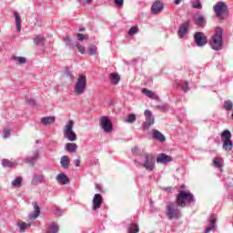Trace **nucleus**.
Listing matches in <instances>:
<instances>
[{
    "mask_svg": "<svg viewBox=\"0 0 233 233\" xmlns=\"http://www.w3.org/2000/svg\"><path fill=\"white\" fill-rule=\"evenodd\" d=\"M66 150L67 152H76V150H77V145L75 143H67L66 145Z\"/></svg>",
    "mask_w": 233,
    "mask_h": 233,
    "instance_id": "nucleus-29",
    "label": "nucleus"
},
{
    "mask_svg": "<svg viewBox=\"0 0 233 233\" xmlns=\"http://www.w3.org/2000/svg\"><path fill=\"white\" fill-rule=\"evenodd\" d=\"M214 228H216V215L212 214L210 215L209 227L206 228L205 233H210Z\"/></svg>",
    "mask_w": 233,
    "mask_h": 233,
    "instance_id": "nucleus-15",
    "label": "nucleus"
},
{
    "mask_svg": "<svg viewBox=\"0 0 233 233\" xmlns=\"http://www.w3.org/2000/svg\"><path fill=\"white\" fill-rule=\"evenodd\" d=\"M166 216L168 219H179L181 218V211L177 208V205L169 203L166 207Z\"/></svg>",
    "mask_w": 233,
    "mask_h": 233,
    "instance_id": "nucleus-4",
    "label": "nucleus"
},
{
    "mask_svg": "<svg viewBox=\"0 0 233 233\" xmlns=\"http://www.w3.org/2000/svg\"><path fill=\"white\" fill-rule=\"evenodd\" d=\"M204 22L205 18L202 15H198L196 21V25H198V26H202Z\"/></svg>",
    "mask_w": 233,
    "mask_h": 233,
    "instance_id": "nucleus-39",
    "label": "nucleus"
},
{
    "mask_svg": "<svg viewBox=\"0 0 233 233\" xmlns=\"http://www.w3.org/2000/svg\"><path fill=\"white\" fill-rule=\"evenodd\" d=\"M209 45L217 52L223 48V29L221 27L215 28V33L209 40Z\"/></svg>",
    "mask_w": 233,
    "mask_h": 233,
    "instance_id": "nucleus-1",
    "label": "nucleus"
},
{
    "mask_svg": "<svg viewBox=\"0 0 233 233\" xmlns=\"http://www.w3.org/2000/svg\"><path fill=\"white\" fill-rule=\"evenodd\" d=\"M85 3H87V5H90V3H92V0H85Z\"/></svg>",
    "mask_w": 233,
    "mask_h": 233,
    "instance_id": "nucleus-51",
    "label": "nucleus"
},
{
    "mask_svg": "<svg viewBox=\"0 0 233 233\" xmlns=\"http://www.w3.org/2000/svg\"><path fill=\"white\" fill-rule=\"evenodd\" d=\"M77 39L78 41H86L88 39V35H83L81 33L77 34Z\"/></svg>",
    "mask_w": 233,
    "mask_h": 233,
    "instance_id": "nucleus-41",
    "label": "nucleus"
},
{
    "mask_svg": "<svg viewBox=\"0 0 233 233\" xmlns=\"http://www.w3.org/2000/svg\"><path fill=\"white\" fill-rule=\"evenodd\" d=\"M74 165L76 167H79L81 165V157H79L77 159L74 160Z\"/></svg>",
    "mask_w": 233,
    "mask_h": 233,
    "instance_id": "nucleus-45",
    "label": "nucleus"
},
{
    "mask_svg": "<svg viewBox=\"0 0 233 233\" xmlns=\"http://www.w3.org/2000/svg\"><path fill=\"white\" fill-rule=\"evenodd\" d=\"M2 165L5 168H12V167H15L17 165V161L12 162V161H10L8 159H4L2 161Z\"/></svg>",
    "mask_w": 233,
    "mask_h": 233,
    "instance_id": "nucleus-26",
    "label": "nucleus"
},
{
    "mask_svg": "<svg viewBox=\"0 0 233 233\" xmlns=\"http://www.w3.org/2000/svg\"><path fill=\"white\" fill-rule=\"evenodd\" d=\"M189 22L187 21V22H184L180 27H179V30H178V37L180 39H182V37L185 35V34H187V32L188 31V26H189Z\"/></svg>",
    "mask_w": 233,
    "mask_h": 233,
    "instance_id": "nucleus-14",
    "label": "nucleus"
},
{
    "mask_svg": "<svg viewBox=\"0 0 233 233\" xmlns=\"http://www.w3.org/2000/svg\"><path fill=\"white\" fill-rule=\"evenodd\" d=\"M137 32H139V28H137V25H135L128 30L127 34L128 35H136Z\"/></svg>",
    "mask_w": 233,
    "mask_h": 233,
    "instance_id": "nucleus-36",
    "label": "nucleus"
},
{
    "mask_svg": "<svg viewBox=\"0 0 233 233\" xmlns=\"http://www.w3.org/2000/svg\"><path fill=\"white\" fill-rule=\"evenodd\" d=\"M79 32H85V27H80Z\"/></svg>",
    "mask_w": 233,
    "mask_h": 233,
    "instance_id": "nucleus-52",
    "label": "nucleus"
},
{
    "mask_svg": "<svg viewBox=\"0 0 233 233\" xmlns=\"http://www.w3.org/2000/svg\"><path fill=\"white\" fill-rule=\"evenodd\" d=\"M37 157H39L38 154H36L34 157L31 158V160L29 161V165H34L35 161H37Z\"/></svg>",
    "mask_w": 233,
    "mask_h": 233,
    "instance_id": "nucleus-44",
    "label": "nucleus"
},
{
    "mask_svg": "<svg viewBox=\"0 0 233 233\" xmlns=\"http://www.w3.org/2000/svg\"><path fill=\"white\" fill-rule=\"evenodd\" d=\"M60 163L61 166L66 169L68 168V167H70V158L68 157V156H63L61 157Z\"/></svg>",
    "mask_w": 233,
    "mask_h": 233,
    "instance_id": "nucleus-24",
    "label": "nucleus"
},
{
    "mask_svg": "<svg viewBox=\"0 0 233 233\" xmlns=\"http://www.w3.org/2000/svg\"><path fill=\"white\" fill-rule=\"evenodd\" d=\"M224 108L225 110H230L231 108H233V103L230 100L225 101L224 102Z\"/></svg>",
    "mask_w": 233,
    "mask_h": 233,
    "instance_id": "nucleus-38",
    "label": "nucleus"
},
{
    "mask_svg": "<svg viewBox=\"0 0 233 233\" xmlns=\"http://www.w3.org/2000/svg\"><path fill=\"white\" fill-rule=\"evenodd\" d=\"M86 90V76L81 74L78 76L76 85L74 86V92L76 96L85 94Z\"/></svg>",
    "mask_w": 233,
    "mask_h": 233,
    "instance_id": "nucleus-3",
    "label": "nucleus"
},
{
    "mask_svg": "<svg viewBox=\"0 0 233 233\" xmlns=\"http://www.w3.org/2000/svg\"><path fill=\"white\" fill-rule=\"evenodd\" d=\"M44 177L42 175H35L31 181V185H39V183H43Z\"/></svg>",
    "mask_w": 233,
    "mask_h": 233,
    "instance_id": "nucleus-27",
    "label": "nucleus"
},
{
    "mask_svg": "<svg viewBox=\"0 0 233 233\" xmlns=\"http://www.w3.org/2000/svg\"><path fill=\"white\" fill-rule=\"evenodd\" d=\"M17 226L20 228V232H25L26 230V228H30V227H32V225L30 223H26L22 220L18 221Z\"/></svg>",
    "mask_w": 233,
    "mask_h": 233,
    "instance_id": "nucleus-23",
    "label": "nucleus"
},
{
    "mask_svg": "<svg viewBox=\"0 0 233 233\" xmlns=\"http://www.w3.org/2000/svg\"><path fill=\"white\" fill-rule=\"evenodd\" d=\"M13 59H15V61H17L18 63H20V65L26 63V58L22 57V56H15V57H13Z\"/></svg>",
    "mask_w": 233,
    "mask_h": 233,
    "instance_id": "nucleus-40",
    "label": "nucleus"
},
{
    "mask_svg": "<svg viewBox=\"0 0 233 233\" xmlns=\"http://www.w3.org/2000/svg\"><path fill=\"white\" fill-rule=\"evenodd\" d=\"M117 82L119 83V76H117Z\"/></svg>",
    "mask_w": 233,
    "mask_h": 233,
    "instance_id": "nucleus-54",
    "label": "nucleus"
},
{
    "mask_svg": "<svg viewBox=\"0 0 233 233\" xmlns=\"http://www.w3.org/2000/svg\"><path fill=\"white\" fill-rule=\"evenodd\" d=\"M192 6L197 10H201V8H203V5H201V1L199 0H193Z\"/></svg>",
    "mask_w": 233,
    "mask_h": 233,
    "instance_id": "nucleus-35",
    "label": "nucleus"
},
{
    "mask_svg": "<svg viewBox=\"0 0 233 233\" xmlns=\"http://www.w3.org/2000/svg\"><path fill=\"white\" fill-rule=\"evenodd\" d=\"M101 205H103V196L101 194H95L93 198V210L101 208Z\"/></svg>",
    "mask_w": 233,
    "mask_h": 233,
    "instance_id": "nucleus-12",
    "label": "nucleus"
},
{
    "mask_svg": "<svg viewBox=\"0 0 233 233\" xmlns=\"http://www.w3.org/2000/svg\"><path fill=\"white\" fill-rule=\"evenodd\" d=\"M88 56H96L97 55V47L94 45H90L87 47Z\"/></svg>",
    "mask_w": 233,
    "mask_h": 233,
    "instance_id": "nucleus-28",
    "label": "nucleus"
},
{
    "mask_svg": "<svg viewBox=\"0 0 233 233\" xmlns=\"http://www.w3.org/2000/svg\"><path fill=\"white\" fill-rule=\"evenodd\" d=\"M221 139L223 142L222 148L226 150V152H230L233 148L232 133L228 130H224L221 134Z\"/></svg>",
    "mask_w": 233,
    "mask_h": 233,
    "instance_id": "nucleus-6",
    "label": "nucleus"
},
{
    "mask_svg": "<svg viewBox=\"0 0 233 233\" xmlns=\"http://www.w3.org/2000/svg\"><path fill=\"white\" fill-rule=\"evenodd\" d=\"M157 163H170L172 161V157L167 155V154H160L157 157Z\"/></svg>",
    "mask_w": 233,
    "mask_h": 233,
    "instance_id": "nucleus-17",
    "label": "nucleus"
},
{
    "mask_svg": "<svg viewBox=\"0 0 233 233\" xmlns=\"http://www.w3.org/2000/svg\"><path fill=\"white\" fill-rule=\"evenodd\" d=\"M164 192H172V187H163Z\"/></svg>",
    "mask_w": 233,
    "mask_h": 233,
    "instance_id": "nucleus-49",
    "label": "nucleus"
},
{
    "mask_svg": "<svg viewBox=\"0 0 233 233\" xmlns=\"http://www.w3.org/2000/svg\"><path fill=\"white\" fill-rule=\"evenodd\" d=\"M109 78L111 85H117V73H111Z\"/></svg>",
    "mask_w": 233,
    "mask_h": 233,
    "instance_id": "nucleus-34",
    "label": "nucleus"
},
{
    "mask_svg": "<svg viewBox=\"0 0 233 233\" xmlns=\"http://www.w3.org/2000/svg\"><path fill=\"white\" fill-rule=\"evenodd\" d=\"M76 48L80 54H86V50L85 49V46H81L80 44H76Z\"/></svg>",
    "mask_w": 233,
    "mask_h": 233,
    "instance_id": "nucleus-42",
    "label": "nucleus"
},
{
    "mask_svg": "<svg viewBox=\"0 0 233 233\" xmlns=\"http://www.w3.org/2000/svg\"><path fill=\"white\" fill-rule=\"evenodd\" d=\"M64 137L68 141H77V135L74 132V120H69L64 127Z\"/></svg>",
    "mask_w": 233,
    "mask_h": 233,
    "instance_id": "nucleus-5",
    "label": "nucleus"
},
{
    "mask_svg": "<svg viewBox=\"0 0 233 233\" xmlns=\"http://www.w3.org/2000/svg\"><path fill=\"white\" fill-rule=\"evenodd\" d=\"M194 201V195L190 192L186 191H179V193L177 195V200L176 203L177 207H181L182 208H185L188 203H192Z\"/></svg>",
    "mask_w": 233,
    "mask_h": 233,
    "instance_id": "nucleus-2",
    "label": "nucleus"
},
{
    "mask_svg": "<svg viewBox=\"0 0 233 233\" xmlns=\"http://www.w3.org/2000/svg\"><path fill=\"white\" fill-rule=\"evenodd\" d=\"M64 41H65V43H66V45H70V36H66L64 38Z\"/></svg>",
    "mask_w": 233,
    "mask_h": 233,
    "instance_id": "nucleus-48",
    "label": "nucleus"
},
{
    "mask_svg": "<svg viewBox=\"0 0 233 233\" xmlns=\"http://www.w3.org/2000/svg\"><path fill=\"white\" fill-rule=\"evenodd\" d=\"M176 5H181V1L183 0H173Z\"/></svg>",
    "mask_w": 233,
    "mask_h": 233,
    "instance_id": "nucleus-50",
    "label": "nucleus"
},
{
    "mask_svg": "<svg viewBox=\"0 0 233 233\" xmlns=\"http://www.w3.org/2000/svg\"><path fill=\"white\" fill-rule=\"evenodd\" d=\"M59 232V226L56 223H51L49 228L47 229V233H57Z\"/></svg>",
    "mask_w": 233,
    "mask_h": 233,
    "instance_id": "nucleus-30",
    "label": "nucleus"
},
{
    "mask_svg": "<svg viewBox=\"0 0 233 233\" xmlns=\"http://www.w3.org/2000/svg\"><path fill=\"white\" fill-rule=\"evenodd\" d=\"M14 15H15V21L16 24V30L17 32H21V16L17 12H15Z\"/></svg>",
    "mask_w": 233,
    "mask_h": 233,
    "instance_id": "nucleus-25",
    "label": "nucleus"
},
{
    "mask_svg": "<svg viewBox=\"0 0 233 233\" xmlns=\"http://www.w3.org/2000/svg\"><path fill=\"white\" fill-rule=\"evenodd\" d=\"M41 123H43L45 126L46 125H52L56 123V116H45L41 118Z\"/></svg>",
    "mask_w": 233,
    "mask_h": 233,
    "instance_id": "nucleus-21",
    "label": "nucleus"
},
{
    "mask_svg": "<svg viewBox=\"0 0 233 233\" xmlns=\"http://www.w3.org/2000/svg\"><path fill=\"white\" fill-rule=\"evenodd\" d=\"M183 92H188V82H185V86H182Z\"/></svg>",
    "mask_w": 233,
    "mask_h": 233,
    "instance_id": "nucleus-46",
    "label": "nucleus"
},
{
    "mask_svg": "<svg viewBox=\"0 0 233 233\" xmlns=\"http://www.w3.org/2000/svg\"><path fill=\"white\" fill-rule=\"evenodd\" d=\"M10 128H5L4 129V137L6 139L8 137H10Z\"/></svg>",
    "mask_w": 233,
    "mask_h": 233,
    "instance_id": "nucleus-43",
    "label": "nucleus"
},
{
    "mask_svg": "<svg viewBox=\"0 0 233 233\" xmlns=\"http://www.w3.org/2000/svg\"><path fill=\"white\" fill-rule=\"evenodd\" d=\"M144 116L146 118V121L144 123V127L150 128V127H152V125H154V123L156 121L154 118V116L152 115V111L146 109L144 111Z\"/></svg>",
    "mask_w": 233,
    "mask_h": 233,
    "instance_id": "nucleus-10",
    "label": "nucleus"
},
{
    "mask_svg": "<svg viewBox=\"0 0 233 233\" xmlns=\"http://www.w3.org/2000/svg\"><path fill=\"white\" fill-rule=\"evenodd\" d=\"M126 123H136V114H130L127 116V119H126Z\"/></svg>",
    "mask_w": 233,
    "mask_h": 233,
    "instance_id": "nucleus-37",
    "label": "nucleus"
},
{
    "mask_svg": "<svg viewBox=\"0 0 233 233\" xmlns=\"http://www.w3.org/2000/svg\"><path fill=\"white\" fill-rule=\"evenodd\" d=\"M99 123L101 128L106 132V134H110L114 131V127L112 126V121H110V118L107 116H101L99 118Z\"/></svg>",
    "mask_w": 233,
    "mask_h": 233,
    "instance_id": "nucleus-8",
    "label": "nucleus"
},
{
    "mask_svg": "<svg viewBox=\"0 0 233 233\" xmlns=\"http://www.w3.org/2000/svg\"><path fill=\"white\" fill-rule=\"evenodd\" d=\"M163 11V3L161 1H156L151 6L152 14H159Z\"/></svg>",
    "mask_w": 233,
    "mask_h": 233,
    "instance_id": "nucleus-13",
    "label": "nucleus"
},
{
    "mask_svg": "<svg viewBox=\"0 0 233 233\" xmlns=\"http://www.w3.org/2000/svg\"><path fill=\"white\" fill-rule=\"evenodd\" d=\"M115 4L117 5V0H114Z\"/></svg>",
    "mask_w": 233,
    "mask_h": 233,
    "instance_id": "nucleus-53",
    "label": "nucleus"
},
{
    "mask_svg": "<svg viewBox=\"0 0 233 233\" xmlns=\"http://www.w3.org/2000/svg\"><path fill=\"white\" fill-rule=\"evenodd\" d=\"M142 94H145L149 99H159V96H157L154 91L147 88H143Z\"/></svg>",
    "mask_w": 233,
    "mask_h": 233,
    "instance_id": "nucleus-18",
    "label": "nucleus"
},
{
    "mask_svg": "<svg viewBox=\"0 0 233 233\" xmlns=\"http://www.w3.org/2000/svg\"><path fill=\"white\" fill-rule=\"evenodd\" d=\"M139 232V226L137 224H131L128 228V233H137Z\"/></svg>",
    "mask_w": 233,
    "mask_h": 233,
    "instance_id": "nucleus-32",
    "label": "nucleus"
},
{
    "mask_svg": "<svg viewBox=\"0 0 233 233\" xmlns=\"http://www.w3.org/2000/svg\"><path fill=\"white\" fill-rule=\"evenodd\" d=\"M213 10L218 19H225V17L228 15V8L223 2H218L217 5L213 6Z\"/></svg>",
    "mask_w": 233,
    "mask_h": 233,
    "instance_id": "nucleus-7",
    "label": "nucleus"
},
{
    "mask_svg": "<svg viewBox=\"0 0 233 233\" xmlns=\"http://www.w3.org/2000/svg\"><path fill=\"white\" fill-rule=\"evenodd\" d=\"M144 168L146 170H150L156 167V158L152 155L146 156V162L143 164Z\"/></svg>",
    "mask_w": 233,
    "mask_h": 233,
    "instance_id": "nucleus-11",
    "label": "nucleus"
},
{
    "mask_svg": "<svg viewBox=\"0 0 233 233\" xmlns=\"http://www.w3.org/2000/svg\"><path fill=\"white\" fill-rule=\"evenodd\" d=\"M35 45H43L45 43V37L42 35H36L34 38Z\"/></svg>",
    "mask_w": 233,
    "mask_h": 233,
    "instance_id": "nucleus-33",
    "label": "nucleus"
},
{
    "mask_svg": "<svg viewBox=\"0 0 233 233\" xmlns=\"http://www.w3.org/2000/svg\"><path fill=\"white\" fill-rule=\"evenodd\" d=\"M153 137L161 143L165 142L166 140L165 136L161 134V132L157 131V129L153 130Z\"/></svg>",
    "mask_w": 233,
    "mask_h": 233,
    "instance_id": "nucleus-20",
    "label": "nucleus"
},
{
    "mask_svg": "<svg viewBox=\"0 0 233 233\" xmlns=\"http://www.w3.org/2000/svg\"><path fill=\"white\" fill-rule=\"evenodd\" d=\"M125 0H117V7L118 8H121L122 6H123V2H124Z\"/></svg>",
    "mask_w": 233,
    "mask_h": 233,
    "instance_id": "nucleus-47",
    "label": "nucleus"
},
{
    "mask_svg": "<svg viewBox=\"0 0 233 233\" xmlns=\"http://www.w3.org/2000/svg\"><path fill=\"white\" fill-rule=\"evenodd\" d=\"M12 187L15 188H21L23 187V177H18L11 182Z\"/></svg>",
    "mask_w": 233,
    "mask_h": 233,
    "instance_id": "nucleus-22",
    "label": "nucleus"
},
{
    "mask_svg": "<svg viewBox=\"0 0 233 233\" xmlns=\"http://www.w3.org/2000/svg\"><path fill=\"white\" fill-rule=\"evenodd\" d=\"M56 180L58 183H60V185H68V183H70V178H68V177L63 173H60L56 177Z\"/></svg>",
    "mask_w": 233,
    "mask_h": 233,
    "instance_id": "nucleus-16",
    "label": "nucleus"
},
{
    "mask_svg": "<svg viewBox=\"0 0 233 233\" xmlns=\"http://www.w3.org/2000/svg\"><path fill=\"white\" fill-rule=\"evenodd\" d=\"M194 39L197 46H205V45L208 43V38L203 32H196L194 35Z\"/></svg>",
    "mask_w": 233,
    "mask_h": 233,
    "instance_id": "nucleus-9",
    "label": "nucleus"
},
{
    "mask_svg": "<svg viewBox=\"0 0 233 233\" xmlns=\"http://www.w3.org/2000/svg\"><path fill=\"white\" fill-rule=\"evenodd\" d=\"M35 211L33 214L29 215V219L30 220H34V219H37V218H39V214H41V208H39V206H37L36 204L34 206Z\"/></svg>",
    "mask_w": 233,
    "mask_h": 233,
    "instance_id": "nucleus-19",
    "label": "nucleus"
},
{
    "mask_svg": "<svg viewBox=\"0 0 233 233\" xmlns=\"http://www.w3.org/2000/svg\"><path fill=\"white\" fill-rule=\"evenodd\" d=\"M213 164H214V167H216L217 168H220L221 170L223 167V159L215 157L213 158Z\"/></svg>",
    "mask_w": 233,
    "mask_h": 233,
    "instance_id": "nucleus-31",
    "label": "nucleus"
}]
</instances>
